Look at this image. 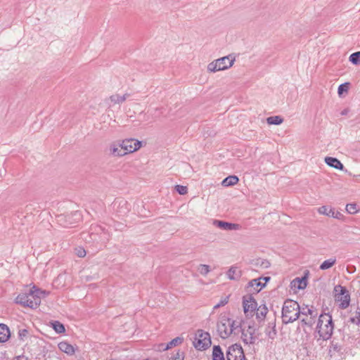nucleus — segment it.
I'll return each instance as SVG.
<instances>
[{"mask_svg": "<svg viewBox=\"0 0 360 360\" xmlns=\"http://www.w3.org/2000/svg\"><path fill=\"white\" fill-rule=\"evenodd\" d=\"M109 155L113 157H122L127 155L122 143H113L109 146Z\"/></svg>", "mask_w": 360, "mask_h": 360, "instance_id": "14", "label": "nucleus"}, {"mask_svg": "<svg viewBox=\"0 0 360 360\" xmlns=\"http://www.w3.org/2000/svg\"><path fill=\"white\" fill-rule=\"evenodd\" d=\"M346 210L349 214H355L358 212L356 204L349 203L346 205Z\"/></svg>", "mask_w": 360, "mask_h": 360, "instance_id": "35", "label": "nucleus"}, {"mask_svg": "<svg viewBox=\"0 0 360 360\" xmlns=\"http://www.w3.org/2000/svg\"><path fill=\"white\" fill-rule=\"evenodd\" d=\"M300 315L305 316L306 318H303L301 321L302 324L308 326H312L314 323L316 318L318 315V313L316 309L311 307V308H309L307 305L305 307H300Z\"/></svg>", "mask_w": 360, "mask_h": 360, "instance_id": "8", "label": "nucleus"}, {"mask_svg": "<svg viewBox=\"0 0 360 360\" xmlns=\"http://www.w3.org/2000/svg\"><path fill=\"white\" fill-rule=\"evenodd\" d=\"M44 293V291L33 286L28 292L20 293L15 298V302L25 307L36 309L41 303V295Z\"/></svg>", "mask_w": 360, "mask_h": 360, "instance_id": "1", "label": "nucleus"}, {"mask_svg": "<svg viewBox=\"0 0 360 360\" xmlns=\"http://www.w3.org/2000/svg\"><path fill=\"white\" fill-rule=\"evenodd\" d=\"M129 96V94H124L122 96L119 94H114L109 97V100L113 104H120L126 101V99Z\"/></svg>", "mask_w": 360, "mask_h": 360, "instance_id": "25", "label": "nucleus"}, {"mask_svg": "<svg viewBox=\"0 0 360 360\" xmlns=\"http://www.w3.org/2000/svg\"><path fill=\"white\" fill-rule=\"evenodd\" d=\"M28 330L27 329H20L18 331L19 338L22 340H24L25 338L27 336Z\"/></svg>", "mask_w": 360, "mask_h": 360, "instance_id": "40", "label": "nucleus"}, {"mask_svg": "<svg viewBox=\"0 0 360 360\" xmlns=\"http://www.w3.org/2000/svg\"><path fill=\"white\" fill-rule=\"evenodd\" d=\"M51 325L57 333H63L65 331L64 325L58 321H51Z\"/></svg>", "mask_w": 360, "mask_h": 360, "instance_id": "29", "label": "nucleus"}, {"mask_svg": "<svg viewBox=\"0 0 360 360\" xmlns=\"http://www.w3.org/2000/svg\"><path fill=\"white\" fill-rule=\"evenodd\" d=\"M333 330L332 316L328 314H321L318 319L316 331L323 340H328Z\"/></svg>", "mask_w": 360, "mask_h": 360, "instance_id": "3", "label": "nucleus"}, {"mask_svg": "<svg viewBox=\"0 0 360 360\" xmlns=\"http://www.w3.org/2000/svg\"><path fill=\"white\" fill-rule=\"evenodd\" d=\"M348 83H344L339 86L338 92L339 95H341L344 91H347L348 90Z\"/></svg>", "mask_w": 360, "mask_h": 360, "instance_id": "39", "label": "nucleus"}, {"mask_svg": "<svg viewBox=\"0 0 360 360\" xmlns=\"http://www.w3.org/2000/svg\"><path fill=\"white\" fill-rule=\"evenodd\" d=\"M184 338L181 337H176L172 340L170 342L167 343L166 345L162 344L160 347L163 348L164 350H167L169 349H171L174 347H176L183 342Z\"/></svg>", "mask_w": 360, "mask_h": 360, "instance_id": "21", "label": "nucleus"}, {"mask_svg": "<svg viewBox=\"0 0 360 360\" xmlns=\"http://www.w3.org/2000/svg\"><path fill=\"white\" fill-rule=\"evenodd\" d=\"M325 162L330 167L336 169L342 170L344 166L342 162L336 158L326 157L325 158Z\"/></svg>", "mask_w": 360, "mask_h": 360, "instance_id": "17", "label": "nucleus"}, {"mask_svg": "<svg viewBox=\"0 0 360 360\" xmlns=\"http://www.w3.org/2000/svg\"><path fill=\"white\" fill-rule=\"evenodd\" d=\"M265 333L269 338L274 340L276 335V330L275 329V326H273L271 329H269V327H268L266 329Z\"/></svg>", "mask_w": 360, "mask_h": 360, "instance_id": "36", "label": "nucleus"}, {"mask_svg": "<svg viewBox=\"0 0 360 360\" xmlns=\"http://www.w3.org/2000/svg\"><path fill=\"white\" fill-rule=\"evenodd\" d=\"M256 328L253 322H250L247 327L244 326L241 328V339L245 345H253L257 340L255 336Z\"/></svg>", "mask_w": 360, "mask_h": 360, "instance_id": "7", "label": "nucleus"}, {"mask_svg": "<svg viewBox=\"0 0 360 360\" xmlns=\"http://www.w3.org/2000/svg\"><path fill=\"white\" fill-rule=\"evenodd\" d=\"M229 296L222 297L220 301L214 306V309H218L220 307L226 305L229 302Z\"/></svg>", "mask_w": 360, "mask_h": 360, "instance_id": "37", "label": "nucleus"}, {"mask_svg": "<svg viewBox=\"0 0 360 360\" xmlns=\"http://www.w3.org/2000/svg\"><path fill=\"white\" fill-rule=\"evenodd\" d=\"M336 258L335 257H331L328 259L325 260L323 262L321 263V264L319 266V269L321 270H326L330 268H331L333 265L336 263Z\"/></svg>", "mask_w": 360, "mask_h": 360, "instance_id": "27", "label": "nucleus"}, {"mask_svg": "<svg viewBox=\"0 0 360 360\" xmlns=\"http://www.w3.org/2000/svg\"><path fill=\"white\" fill-rule=\"evenodd\" d=\"M10 337V330L8 327L4 324L0 323V342H5Z\"/></svg>", "mask_w": 360, "mask_h": 360, "instance_id": "19", "label": "nucleus"}, {"mask_svg": "<svg viewBox=\"0 0 360 360\" xmlns=\"http://www.w3.org/2000/svg\"><path fill=\"white\" fill-rule=\"evenodd\" d=\"M13 360H28V359L25 356H18L15 357Z\"/></svg>", "mask_w": 360, "mask_h": 360, "instance_id": "42", "label": "nucleus"}, {"mask_svg": "<svg viewBox=\"0 0 360 360\" xmlns=\"http://www.w3.org/2000/svg\"><path fill=\"white\" fill-rule=\"evenodd\" d=\"M300 316V304L292 300H286L282 307V321L285 324L292 323Z\"/></svg>", "mask_w": 360, "mask_h": 360, "instance_id": "2", "label": "nucleus"}, {"mask_svg": "<svg viewBox=\"0 0 360 360\" xmlns=\"http://www.w3.org/2000/svg\"><path fill=\"white\" fill-rule=\"evenodd\" d=\"M227 276L230 280H238L241 276V271L236 266H231L227 271Z\"/></svg>", "mask_w": 360, "mask_h": 360, "instance_id": "22", "label": "nucleus"}, {"mask_svg": "<svg viewBox=\"0 0 360 360\" xmlns=\"http://www.w3.org/2000/svg\"><path fill=\"white\" fill-rule=\"evenodd\" d=\"M243 307L246 316H252L254 315L257 307V303L251 294L243 296Z\"/></svg>", "mask_w": 360, "mask_h": 360, "instance_id": "9", "label": "nucleus"}, {"mask_svg": "<svg viewBox=\"0 0 360 360\" xmlns=\"http://www.w3.org/2000/svg\"><path fill=\"white\" fill-rule=\"evenodd\" d=\"M234 61L235 58H232L231 55L221 57L210 63L207 65V70L210 72H216L226 70L233 65Z\"/></svg>", "mask_w": 360, "mask_h": 360, "instance_id": "4", "label": "nucleus"}, {"mask_svg": "<svg viewBox=\"0 0 360 360\" xmlns=\"http://www.w3.org/2000/svg\"><path fill=\"white\" fill-rule=\"evenodd\" d=\"M58 347L61 352L67 354L68 355H73L75 353L74 347L65 341L58 343Z\"/></svg>", "mask_w": 360, "mask_h": 360, "instance_id": "18", "label": "nucleus"}, {"mask_svg": "<svg viewBox=\"0 0 360 360\" xmlns=\"http://www.w3.org/2000/svg\"><path fill=\"white\" fill-rule=\"evenodd\" d=\"M319 212L321 214L332 217L336 219H340L342 214L339 212H335L333 209H328L326 206H321L319 208Z\"/></svg>", "mask_w": 360, "mask_h": 360, "instance_id": "16", "label": "nucleus"}, {"mask_svg": "<svg viewBox=\"0 0 360 360\" xmlns=\"http://www.w3.org/2000/svg\"><path fill=\"white\" fill-rule=\"evenodd\" d=\"M259 278H261V281L262 280L264 281H265L264 283H266L268 281L270 280V277H260Z\"/></svg>", "mask_w": 360, "mask_h": 360, "instance_id": "44", "label": "nucleus"}, {"mask_svg": "<svg viewBox=\"0 0 360 360\" xmlns=\"http://www.w3.org/2000/svg\"><path fill=\"white\" fill-rule=\"evenodd\" d=\"M122 146L127 154L133 153L139 150L141 146V142L135 139H127L122 141Z\"/></svg>", "mask_w": 360, "mask_h": 360, "instance_id": "12", "label": "nucleus"}, {"mask_svg": "<svg viewBox=\"0 0 360 360\" xmlns=\"http://www.w3.org/2000/svg\"><path fill=\"white\" fill-rule=\"evenodd\" d=\"M239 181V179L237 176L231 175L226 177L223 181L221 184L224 186H231L236 185Z\"/></svg>", "mask_w": 360, "mask_h": 360, "instance_id": "26", "label": "nucleus"}, {"mask_svg": "<svg viewBox=\"0 0 360 360\" xmlns=\"http://www.w3.org/2000/svg\"><path fill=\"white\" fill-rule=\"evenodd\" d=\"M229 325V319H222L217 323V332L222 339L227 338L232 333Z\"/></svg>", "mask_w": 360, "mask_h": 360, "instance_id": "11", "label": "nucleus"}, {"mask_svg": "<svg viewBox=\"0 0 360 360\" xmlns=\"http://www.w3.org/2000/svg\"><path fill=\"white\" fill-rule=\"evenodd\" d=\"M213 224L217 227L226 231L239 230L241 228V226L238 224L230 223L220 220H214Z\"/></svg>", "mask_w": 360, "mask_h": 360, "instance_id": "15", "label": "nucleus"}, {"mask_svg": "<svg viewBox=\"0 0 360 360\" xmlns=\"http://www.w3.org/2000/svg\"><path fill=\"white\" fill-rule=\"evenodd\" d=\"M296 283H298L297 288L298 289H304L306 287H307V278L305 277H302V278H296L295 279H294L292 282V283H294V286L295 287L296 286Z\"/></svg>", "mask_w": 360, "mask_h": 360, "instance_id": "30", "label": "nucleus"}, {"mask_svg": "<svg viewBox=\"0 0 360 360\" xmlns=\"http://www.w3.org/2000/svg\"><path fill=\"white\" fill-rule=\"evenodd\" d=\"M266 122L270 125H279L283 122V118L279 115L271 116L267 117Z\"/></svg>", "mask_w": 360, "mask_h": 360, "instance_id": "28", "label": "nucleus"}, {"mask_svg": "<svg viewBox=\"0 0 360 360\" xmlns=\"http://www.w3.org/2000/svg\"><path fill=\"white\" fill-rule=\"evenodd\" d=\"M175 190L180 195H185L188 193V188L181 185L175 186Z\"/></svg>", "mask_w": 360, "mask_h": 360, "instance_id": "38", "label": "nucleus"}, {"mask_svg": "<svg viewBox=\"0 0 360 360\" xmlns=\"http://www.w3.org/2000/svg\"><path fill=\"white\" fill-rule=\"evenodd\" d=\"M266 285V283H262L261 278H255L251 280L247 285V289L251 294L258 293Z\"/></svg>", "mask_w": 360, "mask_h": 360, "instance_id": "13", "label": "nucleus"}, {"mask_svg": "<svg viewBox=\"0 0 360 360\" xmlns=\"http://www.w3.org/2000/svg\"><path fill=\"white\" fill-rule=\"evenodd\" d=\"M349 322L356 325H360V308H358L354 316L350 317Z\"/></svg>", "mask_w": 360, "mask_h": 360, "instance_id": "34", "label": "nucleus"}, {"mask_svg": "<svg viewBox=\"0 0 360 360\" xmlns=\"http://www.w3.org/2000/svg\"><path fill=\"white\" fill-rule=\"evenodd\" d=\"M227 360H245V354L240 345L234 344L230 346L226 352Z\"/></svg>", "mask_w": 360, "mask_h": 360, "instance_id": "10", "label": "nucleus"}, {"mask_svg": "<svg viewBox=\"0 0 360 360\" xmlns=\"http://www.w3.org/2000/svg\"><path fill=\"white\" fill-rule=\"evenodd\" d=\"M198 270L202 276H206L210 271V267L207 264H200L198 267Z\"/></svg>", "mask_w": 360, "mask_h": 360, "instance_id": "33", "label": "nucleus"}, {"mask_svg": "<svg viewBox=\"0 0 360 360\" xmlns=\"http://www.w3.org/2000/svg\"><path fill=\"white\" fill-rule=\"evenodd\" d=\"M212 360H225L224 352L219 345H214L212 347Z\"/></svg>", "mask_w": 360, "mask_h": 360, "instance_id": "20", "label": "nucleus"}, {"mask_svg": "<svg viewBox=\"0 0 360 360\" xmlns=\"http://www.w3.org/2000/svg\"><path fill=\"white\" fill-rule=\"evenodd\" d=\"M229 328H231L232 333L238 328H240V331H241V328H243L241 321H237L229 319Z\"/></svg>", "mask_w": 360, "mask_h": 360, "instance_id": "31", "label": "nucleus"}, {"mask_svg": "<svg viewBox=\"0 0 360 360\" xmlns=\"http://www.w3.org/2000/svg\"><path fill=\"white\" fill-rule=\"evenodd\" d=\"M349 61L354 65L360 63V51H356L349 56Z\"/></svg>", "mask_w": 360, "mask_h": 360, "instance_id": "32", "label": "nucleus"}, {"mask_svg": "<svg viewBox=\"0 0 360 360\" xmlns=\"http://www.w3.org/2000/svg\"><path fill=\"white\" fill-rule=\"evenodd\" d=\"M211 338L210 333L204 332L202 330H198L196 333L193 346L198 350H205L211 345Z\"/></svg>", "mask_w": 360, "mask_h": 360, "instance_id": "5", "label": "nucleus"}, {"mask_svg": "<svg viewBox=\"0 0 360 360\" xmlns=\"http://www.w3.org/2000/svg\"><path fill=\"white\" fill-rule=\"evenodd\" d=\"M76 251L77 255L79 257H84L86 255V251L83 248H79L78 249H76Z\"/></svg>", "mask_w": 360, "mask_h": 360, "instance_id": "41", "label": "nucleus"}, {"mask_svg": "<svg viewBox=\"0 0 360 360\" xmlns=\"http://www.w3.org/2000/svg\"><path fill=\"white\" fill-rule=\"evenodd\" d=\"M252 264L255 266L262 269H268L270 266V262L269 260L262 258H257L252 260Z\"/></svg>", "mask_w": 360, "mask_h": 360, "instance_id": "24", "label": "nucleus"}, {"mask_svg": "<svg viewBox=\"0 0 360 360\" xmlns=\"http://www.w3.org/2000/svg\"><path fill=\"white\" fill-rule=\"evenodd\" d=\"M268 312V309L265 304H262L256 309V318L259 321H263Z\"/></svg>", "mask_w": 360, "mask_h": 360, "instance_id": "23", "label": "nucleus"}, {"mask_svg": "<svg viewBox=\"0 0 360 360\" xmlns=\"http://www.w3.org/2000/svg\"><path fill=\"white\" fill-rule=\"evenodd\" d=\"M335 292V301L339 302L341 309H346L349 305L350 296L345 287L337 285L334 288Z\"/></svg>", "mask_w": 360, "mask_h": 360, "instance_id": "6", "label": "nucleus"}, {"mask_svg": "<svg viewBox=\"0 0 360 360\" xmlns=\"http://www.w3.org/2000/svg\"><path fill=\"white\" fill-rule=\"evenodd\" d=\"M349 112V110L348 109H344L342 112H341V115H346Z\"/></svg>", "mask_w": 360, "mask_h": 360, "instance_id": "43", "label": "nucleus"}]
</instances>
